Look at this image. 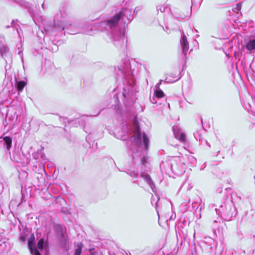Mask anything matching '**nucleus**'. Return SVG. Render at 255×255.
Listing matches in <instances>:
<instances>
[{
    "label": "nucleus",
    "instance_id": "obj_1",
    "mask_svg": "<svg viewBox=\"0 0 255 255\" xmlns=\"http://www.w3.org/2000/svg\"><path fill=\"white\" fill-rule=\"evenodd\" d=\"M115 72L117 75H122L125 79L122 93L123 101L126 107H130L137 99L134 77L137 70L131 69L129 60L127 57L122 60L120 66H118L117 70L115 69Z\"/></svg>",
    "mask_w": 255,
    "mask_h": 255
},
{
    "label": "nucleus",
    "instance_id": "obj_2",
    "mask_svg": "<svg viewBox=\"0 0 255 255\" xmlns=\"http://www.w3.org/2000/svg\"><path fill=\"white\" fill-rule=\"evenodd\" d=\"M127 15L131 17L133 15L132 9L123 8L112 18L101 23L102 26H104L107 30L111 31L110 37L114 45L117 48L122 47L124 45L125 30L128 23L126 21L123 22L120 28L118 26V23L120 19L127 16Z\"/></svg>",
    "mask_w": 255,
    "mask_h": 255
},
{
    "label": "nucleus",
    "instance_id": "obj_3",
    "mask_svg": "<svg viewBox=\"0 0 255 255\" xmlns=\"http://www.w3.org/2000/svg\"><path fill=\"white\" fill-rule=\"evenodd\" d=\"M68 11L65 7H60L54 19L53 27L52 32H57L54 35H59L63 30L66 29L67 32L70 34H75L78 33H84L91 34L92 27L88 23L83 21L72 23L68 19Z\"/></svg>",
    "mask_w": 255,
    "mask_h": 255
},
{
    "label": "nucleus",
    "instance_id": "obj_4",
    "mask_svg": "<svg viewBox=\"0 0 255 255\" xmlns=\"http://www.w3.org/2000/svg\"><path fill=\"white\" fill-rule=\"evenodd\" d=\"M216 214L226 221H230L237 215V210L234 202L227 199L222 203L219 208H216Z\"/></svg>",
    "mask_w": 255,
    "mask_h": 255
},
{
    "label": "nucleus",
    "instance_id": "obj_5",
    "mask_svg": "<svg viewBox=\"0 0 255 255\" xmlns=\"http://www.w3.org/2000/svg\"><path fill=\"white\" fill-rule=\"evenodd\" d=\"M135 134L130 137V140L132 144L137 147H140L142 145L143 148L146 150L149 147V138L145 133L141 132L138 126H136Z\"/></svg>",
    "mask_w": 255,
    "mask_h": 255
},
{
    "label": "nucleus",
    "instance_id": "obj_6",
    "mask_svg": "<svg viewBox=\"0 0 255 255\" xmlns=\"http://www.w3.org/2000/svg\"><path fill=\"white\" fill-rule=\"evenodd\" d=\"M168 165L170 166V171L175 175H179L185 172L179 160H176L174 157L170 158V163Z\"/></svg>",
    "mask_w": 255,
    "mask_h": 255
},
{
    "label": "nucleus",
    "instance_id": "obj_7",
    "mask_svg": "<svg viewBox=\"0 0 255 255\" xmlns=\"http://www.w3.org/2000/svg\"><path fill=\"white\" fill-rule=\"evenodd\" d=\"M27 245L30 253L33 255H41L38 250L35 248V236L31 233L27 239Z\"/></svg>",
    "mask_w": 255,
    "mask_h": 255
},
{
    "label": "nucleus",
    "instance_id": "obj_8",
    "mask_svg": "<svg viewBox=\"0 0 255 255\" xmlns=\"http://www.w3.org/2000/svg\"><path fill=\"white\" fill-rule=\"evenodd\" d=\"M54 230L56 234L60 236L61 243L63 245L65 246L67 244V240L66 239L64 235L65 230L61 224H57L54 225Z\"/></svg>",
    "mask_w": 255,
    "mask_h": 255
},
{
    "label": "nucleus",
    "instance_id": "obj_9",
    "mask_svg": "<svg viewBox=\"0 0 255 255\" xmlns=\"http://www.w3.org/2000/svg\"><path fill=\"white\" fill-rule=\"evenodd\" d=\"M87 117V115L86 116H83L81 117V118L77 119L76 120H68V118L66 117H60L59 119L60 121H63V122L65 123V126H66V122H68V124H70L71 123H72L74 121L75 122V124L82 126L83 127V129L87 132V131L85 130L86 129V126H85V118H86Z\"/></svg>",
    "mask_w": 255,
    "mask_h": 255
},
{
    "label": "nucleus",
    "instance_id": "obj_10",
    "mask_svg": "<svg viewBox=\"0 0 255 255\" xmlns=\"http://www.w3.org/2000/svg\"><path fill=\"white\" fill-rule=\"evenodd\" d=\"M172 130L175 138L180 141L184 142L186 141V135L178 126H173Z\"/></svg>",
    "mask_w": 255,
    "mask_h": 255
},
{
    "label": "nucleus",
    "instance_id": "obj_11",
    "mask_svg": "<svg viewBox=\"0 0 255 255\" xmlns=\"http://www.w3.org/2000/svg\"><path fill=\"white\" fill-rule=\"evenodd\" d=\"M180 44L182 48V53L184 54L185 58H186V55L189 49V43L188 42L187 37L184 33L181 35Z\"/></svg>",
    "mask_w": 255,
    "mask_h": 255
},
{
    "label": "nucleus",
    "instance_id": "obj_12",
    "mask_svg": "<svg viewBox=\"0 0 255 255\" xmlns=\"http://www.w3.org/2000/svg\"><path fill=\"white\" fill-rule=\"evenodd\" d=\"M43 148L34 152L32 154V156L33 159H34L37 162H40L41 164L45 161L46 159L45 155L43 152Z\"/></svg>",
    "mask_w": 255,
    "mask_h": 255
},
{
    "label": "nucleus",
    "instance_id": "obj_13",
    "mask_svg": "<svg viewBox=\"0 0 255 255\" xmlns=\"http://www.w3.org/2000/svg\"><path fill=\"white\" fill-rule=\"evenodd\" d=\"M203 132H204V128L202 126V128L197 130L194 133V136L195 138L197 140H198L201 144L206 143L208 146H210L207 140L202 137V133Z\"/></svg>",
    "mask_w": 255,
    "mask_h": 255
},
{
    "label": "nucleus",
    "instance_id": "obj_14",
    "mask_svg": "<svg viewBox=\"0 0 255 255\" xmlns=\"http://www.w3.org/2000/svg\"><path fill=\"white\" fill-rule=\"evenodd\" d=\"M246 47L250 53L255 50V32L253 33L247 42Z\"/></svg>",
    "mask_w": 255,
    "mask_h": 255
},
{
    "label": "nucleus",
    "instance_id": "obj_15",
    "mask_svg": "<svg viewBox=\"0 0 255 255\" xmlns=\"http://www.w3.org/2000/svg\"><path fill=\"white\" fill-rule=\"evenodd\" d=\"M140 177H142L144 181L148 184V185L151 188L152 191L155 193V185L150 177V175L148 174H144L143 173H141L140 174Z\"/></svg>",
    "mask_w": 255,
    "mask_h": 255
},
{
    "label": "nucleus",
    "instance_id": "obj_16",
    "mask_svg": "<svg viewBox=\"0 0 255 255\" xmlns=\"http://www.w3.org/2000/svg\"><path fill=\"white\" fill-rule=\"evenodd\" d=\"M37 248L41 251L45 250L46 252L48 248V238L46 239L44 238H40L37 243Z\"/></svg>",
    "mask_w": 255,
    "mask_h": 255
},
{
    "label": "nucleus",
    "instance_id": "obj_17",
    "mask_svg": "<svg viewBox=\"0 0 255 255\" xmlns=\"http://www.w3.org/2000/svg\"><path fill=\"white\" fill-rule=\"evenodd\" d=\"M14 84V87L18 94L22 92L23 88L26 85V82L24 80H18L16 79L15 81L13 82V84Z\"/></svg>",
    "mask_w": 255,
    "mask_h": 255
},
{
    "label": "nucleus",
    "instance_id": "obj_18",
    "mask_svg": "<svg viewBox=\"0 0 255 255\" xmlns=\"http://www.w3.org/2000/svg\"><path fill=\"white\" fill-rule=\"evenodd\" d=\"M3 145L5 147L7 150H9L12 146V138L10 136H2Z\"/></svg>",
    "mask_w": 255,
    "mask_h": 255
},
{
    "label": "nucleus",
    "instance_id": "obj_19",
    "mask_svg": "<svg viewBox=\"0 0 255 255\" xmlns=\"http://www.w3.org/2000/svg\"><path fill=\"white\" fill-rule=\"evenodd\" d=\"M5 78L7 79V81H9L11 85L13 84V82L15 81L17 79L13 71H6L5 73Z\"/></svg>",
    "mask_w": 255,
    "mask_h": 255
},
{
    "label": "nucleus",
    "instance_id": "obj_20",
    "mask_svg": "<svg viewBox=\"0 0 255 255\" xmlns=\"http://www.w3.org/2000/svg\"><path fill=\"white\" fill-rule=\"evenodd\" d=\"M29 230L28 228L25 226L23 229L22 232L21 233L19 237V240L21 243H23L26 242L27 237L29 235Z\"/></svg>",
    "mask_w": 255,
    "mask_h": 255
},
{
    "label": "nucleus",
    "instance_id": "obj_21",
    "mask_svg": "<svg viewBox=\"0 0 255 255\" xmlns=\"http://www.w3.org/2000/svg\"><path fill=\"white\" fill-rule=\"evenodd\" d=\"M169 163H170V159L167 161H162L160 164V169H164L165 172L169 173L170 171V166L168 165Z\"/></svg>",
    "mask_w": 255,
    "mask_h": 255
},
{
    "label": "nucleus",
    "instance_id": "obj_22",
    "mask_svg": "<svg viewBox=\"0 0 255 255\" xmlns=\"http://www.w3.org/2000/svg\"><path fill=\"white\" fill-rule=\"evenodd\" d=\"M201 244H209L210 245L216 246V243L215 241L210 237H205L204 240L201 242Z\"/></svg>",
    "mask_w": 255,
    "mask_h": 255
},
{
    "label": "nucleus",
    "instance_id": "obj_23",
    "mask_svg": "<svg viewBox=\"0 0 255 255\" xmlns=\"http://www.w3.org/2000/svg\"><path fill=\"white\" fill-rule=\"evenodd\" d=\"M9 52V48L7 45L2 44L0 45V53L2 57L6 55Z\"/></svg>",
    "mask_w": 255,
    "mask_h": 255
},
{
    "label": "nucleus",
    "instance_id": "obj_24",
    "mask_svg": "<svg viewBox=\"0 0 255 255\" xmlns=\"http://www.w3.org/2000/svg\"><path fill=\"white\" fill-rule=\"evenodd\" d=\"M153 94H154V96L158 99H160V98H163L164 97V92L160 88H158V89L154 88Z\"/></svg>",
    "mask_w": 255,
    "mask_h": 255
},
{
    "label": "nucleus",
    "instance_id": "obj_25",
    "mask_svg": "<svg viewBox=\"0 0 255 255\" xmlns=\"http://www.w3.org/2000/svg\"><path fill=\"white\" fill-rule=\"evenodd\" d=\"M83 245L82 243H79L77 244V248L74 251V255H81L82 251Z\"/></svg>",
    "mask_w": 255,
    "mask_h": 255
},
{
    "label": "nucleus",
    "instance_id": "obj_26",
    "mask_svg": "<svg viewBox=\"0 0 255 255\" xmlns=\"http://www.w3.org/2000/svg\"><path fill=\"white\" fill-rule=\"evenodd\" d=\"M148 157L146 155H143L140 158V163L141 165H143L145 167L148 164Z\"/></svg>",
    "mask_w": 255,
    "mask_h": 255
},
{
    "label": "nucleus",
    "instance_id": "obj_27",
    "mask_svg": "<svg viewBox=\"0 0 255 255\" xmlns=\"http://www.w3.org/2000/svg\"><path fill=\"white\" fill-rule=\"evenodd\" d=\"M181 76H180L176 79H173L170 76L168 75V76L165 78L164 82L168 84L173 83L177 81L181 78Z\"/></svg>",
    "mask_w": 255,
    "mask_h": 255
},
{
    "label": "nucleus",
    "instance_id": "obj_28",
    "mask_svg": "<svg viewBox=\"0 0 255 255\" xmlns=\"http://www.w3.org/2000/svg\"><path fill=\"white\" fill-rule=\"evenodd\" d=\"M200 246L203 247L204 248V249L207 250L208 252H211L212 251V249L216 246L210 245V244H201Z\"/></svg>",
    "mask_w": 255,
    "mask_h": 255
},
{
    "label": "nucleus",
    "instance_id": "obj_29",
    "mask_svg": "<svg viewBox=\"0 0 255 255\" xmlns=\"http://www.w3.org/2000/svg\"><path fill=\"white\" fill-rule=\"evenodd\" d=\"M48 49L52 52H56L58 50V46L56 44L52 42V45L49 46Z\"/></svg>",
    "mask_w": 255,
    "mask_h": 255
},
{
    "label": "nucleus",
    "instance_id": "obj_30",
    "mask_svg": "<svg viewBox=\"0 0 255 255\" xmlns=\"http://www.w3.org/2000/svg\"><path fill=\"white\" fill-rule=\"evenodd\" d=\"M225 255H240V254L234 250H228L226 251Z\"/></svg>",
    "mask_w": 255,
    "mask_h": 255
},
{
    "label": "nucleus",
    "instance_id": "obj_31",
    "mask_svg": "<svg viewBox=\"0 0 255 255\" xmlns=\"http://www.w3.org/2000/svg\"><path fill=\"white\" fill-rule=\"evenodd\" d=\"M127 173L130 176L137 178L138 177V174L134 171L127 172Z\"/></svg>",
    "mask_w": 255,
    "mask_h": 255
},
{
    "label": "nucleus",
    "instance_id": "obj_32",
    "mask_svg": "<svg viewBox=\"0 0 255 255\" xmlns=\"http://www.w3.org/2000/svg\"><path fill=\"white\" fill-rule=\"evenodd\" d=\"M168 8L167 6H164L163 5H158L156 7L157 11L158 12L160 11L161 12H163Z\"/></svg>",
    "mask_w": 255,
    "mask_h": 255
},
{
    "label": "nucleus",
    "instance_id": "obj_33",
    "mask_svg": "<svg viewBox=\"0 0 255 255\" xmlns=\"http://www.w3.org/2000/svg\"><path fill=\"white\" fill-rule=\"evenodd\" d=\"M36 178L40 182L42 183L45 181V178L44 177H43V173H38Z\"/></svg>",
    "mask_w": 255,
    "mask_h": 255
},
{
    "label": "nucleus",
    "instance_id": "obj_34",
    "mask_svg": "<svg viewBox=\"0 0 255 255\" xmlns=\"http://www.w3.org/2000/svg\"><path fill=\"white\" fill-rule=\"evenodd\" d=\"M89 255H102L100 254L98 251H95V249L92 248L89 250Z\"/></svg>",
    "mask_w": 255,
    "mask_h": 255
},
{
    "label": "nucleus",
    "instance_id": "obj_35",
    "mask_svg": "<svg viewBox=\"0 0 255 255\" xmlns=\"http://www.w3.org/2000/svg\"><path fill=\"white\" fill-rule=\"evenodd\" d=\"M159 200V198H158L157 200H156L152 196L151 198V203L152 205L153 206V203L155 202V207L156 209H157V205H158V202Z\"/></svg>",
    "mask_w": 255,
    "mask_h": 255
},
{
    "label": "nucleus",
    "instance_id": "obj_36",
    "mask_svg": "<svg viewBox=\"0 0 255 255\" xmlns=\"http://www.w3.org/2000/svg\"><path fill=\"white\" fill-rule=\"evenodd\" d=\"M12 158L16 162H20L19 160V158L18 157V155L17 153L14 152L12 155Z\"/></svg>",
    "mask_w": 255,
    "mask_h": 255
},
{
    "label": "nucleus",
    "instance_id": "obj_37",
    "mask_svg": "<svg viewBox=\"0 0 255 255\" xmlns=\"http://www.w3.org/2000/svg\"><path fill=\"white\" fill-rule=\"evenodd\" d=\"M113 99L115 101V102L116 104L115 105V109H116V106H118V103H119V98H118V96L116 94H115L114 96V97H113Z\"/></svg>",
    "mask_w": 255,
    "mask_h": 255
},
{
    "label": "nucleus",
    "instance_id": "obj_38",
    "mask_svg": "<svg viewBox=\"0 0 255 255\" xmlns=\"http://www.w3.org/2000/svg\"><path fill=\"white\" fill-rule=\"evenodd\" d=\"M4 68H5V72L8 71H13V70L11 69V66L10 64H8L7 63L6 65L5 66Z\"/></svg>",
    "mask_w": 255,
    "mask_h": 255
},
{
    "label": "nucleus",
    "instance_id": "obj_39",
    "mask_svg": "<svg viewBox=\"0 0 255 255\" xmlns=\"http://www.w3.org/2000/svg\"><path fill=\"white\" fill-rule=\"evenodd\" d=\"M155 97L153 95L152 97H150V100L152 104H156L157 101L155 100Z\"/></svg>",
    "mask_w": 255,
    "mask_h": 255
},
{
    "label": "nucleus",
    "instance_id": "obj_40",
    "mask_svg": "<svg viewBox=\"0 0 255 255\" xmlns=\"http://www.w3.org/2000/svg\"><path fill=\"white\" fill-rule=\"evenodd\" d=\"M169 76H170L173 79H176L177 78V73L176 74H174V73H170L168 75Z\"/></svg>",
    "mask_w": 255,
    "mask_h": 255
},
{
    "label": "nucleus",
    "instance_id": "obj_41",
    "mask_svg": "<svg viewBox=\"0 0 255 255\" xmlns=\"http://www.w3.org/2000/svg\"><path fill=\"white\" fill-rule=\"evenodd\" d=\"M126 17H127V19L128 20V22L127 23L128 24V23H130L133 19V15H132V17H131L129 15L128 16V15H127V16Z\"/></svg>",
    "mask_w": 255,
    "mask_h": 255
},
{
    "label": "nucleus",
    "instance_id": "obj_42",
    "mask_svg": "<svg viewBox=\"0 0 255 255\" xmlns=\"http://www.w3.org/2000/svg\"><path fill=\"white\" fill-rule=\"evenodd\" d=\"M172 14L173 15V16L174 17H175L176 18H180L182 19H184L186 17V16H185L184 15H176V14Z\"/></svg>",
    "mask_w": 255,
    "mask_h": 255
},
{
    "label": "nucleus",
    "instance_id": "obj_43",
    "mask_svg": "<svg viewBox=\"0 0 255 255\" xmlns=\"http://www.w3.org/2000/svg\"><path fill=\"white\" fill-rule=\"evenodd\" d=\"M162 80H160L159 82H158L156 85L155 86V88H156V89H158V88H160L159 87H160V85H161V82H162Z\"/></svg>",
    "mask_w": 255,
    "mask_h": 255
},
{
    "label": "nucleus",
    "instance_id": "obj_44",
    "mask_svg": "<svg viewBox=\"0 0 255 255\" xmlns=\"http://www.w3.org/2000/svg\"><path fill=\"white\" fill-rule=\"evenodd\" d=\"M223 188L222 187H219L217 188L216 192L218 193H221L222 192Z\"/></svg>",
    "mask_w": 255,
    "mask_h": 255
},
{
    "label": "nucleus",
    "instance_id": "obj_45",
    "mask_svg": "<svg viewBox=\"0 0 255 255\" xmlns=\"http://www.w3.org/2000/svg\"><path fill=\"white\" fill-rule=\"evenodd\" d=\"M22 51H19L18 52V54L20 56L21 60L22 62H23V56H22V55H21V54H22Z\"/></svg>",
    "mask_w": 255,
    "mask_h": 255
},
{
    "label": "nucleus",
    "instance_id": "obj_46",
    "mask_svg": "<svg viewBox=\"0 0 255 255\" xmlns=\"http://www.w3.org/2000/svg\"><path fill=\"white\" fill-rule=\"evenodd\" d=\"M136 154V152H133L132 154V159L135 161V155Z\"/></svg>",
    "mask_w": 255,
    "mask_h": 255
},
{
    "label": "nucleus",
    "instance_id": "obj_47",
    "mask_svg": "<svg viewBox=\"0 0 255 255\" xmlns=\"http://www.w3.org/2000/svg\"><path fill=\"white\" fill-rule=\"evenodd\" d=\"M41 170H42V172L43 173V174H44V175L45 176H47V173L45 172V169H44V168L43 167L41 169Z\"/></svg>",
    "mask_w": 255,
    "mask_h": 255
},
{
    "label": "nucleus",
    "instance_id": "obj_48",
    "mask_svg": "<svg viewBox=\"0 0 255 255\" xmlns=\"http://www.w3.org/2000/svg\"><path fill=\"white\" fill-rule=\"evenodd\" d=\"M139 10V8H138V7H136L135 8L134 10L133 13H137V11H138Z\"/></svg>",
    "mask_w": 255,
    "mask_h": 255
},
{
    "label": "nucleus",
    "instance_id": "obj_49",
    "mask_svg": "<svg viewBox=\"0 0 255 255\" xmlns=\"http://www.w3.org/2000/svg\"><path fill=\"white\" fill-rule=\"evenodd\" d=\"M195 204H196V203H193L192 204V208L193 209H195V210H196L198 208V207H196Z\"/></svg>",
    "mask_w": 255,
    "mask_h": 255
},
{
    "label": "nucleus",
    "instance_id": "obj_50",
    "mask_svg": "<svg viewBox=\"0 0 255 255\" xmlns=\"http://www.w3.org/2000/svg\"><path fill=\"white\" fill-rule=\"evenodd\" d=\"M175 230H176V234H177V232H178V233H179V234H180V228H179V227H178V229H177H177H176Z\"/></svg>",
    "mask_w": 255,
    "mask_h": 255
},
{
    "label": "nucleus",
    "instance_id": "obj_51",
    "mask_svg": "<svg viewBox=\"0 0 255 255\" xmlns=\"http://www.w3.org/2000/svg\"><path fill=\"white\" fill-rule=\"evenodd\" d=\"M24 198V197H23V195H22V196H21V202H20V203H19V204H20V203H22V202H23V199Z\"/></svg>",
    "mask_w": 255,
    "mask_h": 255
},
{
    "label": "nucleus",
    "instance_id": "obj_52",
    "mask_svg": "<svg viewBox=\"0 0 255 255\" xmlns=\"http://www.w3.org/2000/svg\"><path fill=\"white\" fill-rule=\"evenodd\" d=\"M191 1H192V5L191 6V11H190V13H191V11H192V7L193 6V0H191Z\"/></svg>",
    "mask_w": 255,
    "mask_h": 255
},
{
    "label": "nucleus",
    "instance_id": "obj_53",
    "mask_svg": "<svg viewBox=\"0 0 255 255\" xmlns=\"http://www.w3.org/2000/svg\"><path fill=\"white\" fill-rule=\"evenodd\" d=\"M100 113V111H99L97 114L96 115H91V117H93V116H97L98 115H99Z\"/></svg>",
    "mask_w": 255,
    "mask_h": 255
},
{
    "label": "nucleus",
    "instance_id": "obj_54",
    "mask_svg": "<svg viewBox=\"0 0 255 255\" xmlns=\"http://www.w3.org/2000/svg\"><path fill=\"white\" fill-rule=\"evenodd\" d=\"M238 9H239V7L241 8L240 4L238 3L237 5Z\"/></svg>",
    "mask_w": 255,
    "mask_h": 255
},
{
    "label": "nucleus",
    "instance_id": "obj_55",
    "mask_svg": "<svg viewBox=\"0 0 255 255\" xmlns=\"http://www.w3.org/2000/svg\"><path fill=\"white\" fill-rule=\"evenodd\" d=\"M43 9H44V2H43V3L41 5Z\"/></svg>",
    "mask_w": 255,
    "mask_h": 255
},
{
    "label": "nucleus",
    "instance_id": "obj_56",
    "mask_svg": "<svg viewBox=\"0 0 255 255\" xmlns=\"http://www.w3.org/2000/svg\"><path fill=\"white\" fill-rule=\"evenodd\" d=\"M1 139H2V136H0V143L2 142V140H1Z\"/></svg>",
    "mask_w": 255,
    "mask_h": 255
},
{
    "label": "nucleus",
    "instance_id": "obj_57",
    "mask_svg": "<svg viewBox=\"0 0 255 255\" xmlns=\"http://www.w3.org/2000/svg\"><path fill=\"white\" fill-rule=\"evenodd\" d=\"M252 75L253 76H255V72L252 71Z\"/></svg>",
    "mask_w": 255,
    "mask_h": 255
},
{
    "label": "nucleus",
    "instance_id": "obj_58",
    "mask_svg": "<svg viewBox=\"0 0 255 255\" xmlns=\"http://www.w3.org/2000/svg\"><path fill=\"white\" fill-rule=\"evenodd\" d=\"M14 23V20H12V22H11V26H13V24Z\"/></svg>",
    "mask_w": 255,
    "mask_h": 255
},
{
    "label": "nucleus",
    "instance_id": "obj_59",
    "mask_svg": "<svg viewBox=\"0 0 255 255\" xmlns=\"http://www.w3.org/2000/svg\"><path fill=\"white\" fill-rule=\"evenodd\" d=\"M225 190L227 191L228 190H231V189L230 188H226Z\"/></svg>",
    "mask_w": 255,
    "mask_h": 255
},
{
    "label": "nucleus",
    "instance_id": "obj_60",
    "mask_svg": "<svg viewBox=\"0 0 255 255\" xmlns=\"http://www.w3.org/2000/svg\"><path fill=\"white\" fill-rule=\"evenodd\" d=\"M10 27V26H9V25H7V26H6V27L7 28H9Z\"/></svg>",
    "mask_w": 255,
    "mask_h": 255
},
{
    "label": "nucleus",
    "instance_id": "obj_61",
    "mask_svg": "<svg viewBox=\"0 0 255 255\" xmlns=\"http://www.w3.org/2000/svg\"><path fill=\"white\" fill-rule=\"evenodd\" d=\"M214 223H217V221H216V220H215V221H214Z\"/></svg>",
    "mask_w": 255,
    "mask_h": 255
},
{
    "label": "nucleus",
    "instance_id": "obj_62",
    "mask_svg": "<svg viewBox=\"0 0 255 255\" xmlns=\"http://www.w3.org/2000/svg\"><path fill=\"white\" fill-rule=\"evenodd\" d=\"M192 158H193V159H194V160H196V159L194 158V157H192Z\"/></svg>",
    "mask_w": 255,
    "mask_h": 255
},
{
    "label": "nucleus",
    "instance_id": "obj_63",
    "mask_svg": "<svg viewBox=\"0 0 255 255\" xmlns=\"http://www.w3.org/2000/svg\"><path fill=\"white\" fill-rule=\"evenodd\" d=\"M234 141H232V145H233V146L234 145V144H233V143H234Z\"/></svg>",
    "mask_w": 255,
    "mask_h": 255
},
{
    "label": "nucleus",
    "instance_id": "obj_64",
    "mask_svg": "<svg viewBox=\"0 0 255 255\" xmlns=\"http://www.w3.org/2000/svg\"><path fill=\"white\" fill-rule=\"evenodd\" d=\"M254 179H255V175L254 176Z\"/></svg>",
    "mask_w": 255,
    "mask_h": 255
}]
</instances>
